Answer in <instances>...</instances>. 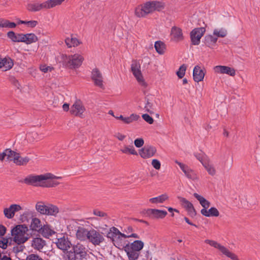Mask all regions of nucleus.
Returning a JSON list of instances; mask_svg holds the SVG:
<instances>
[{
    "mask_svg": "<svg viewBox=\"0 0 260 260\" xmlns=\"http://www.w3.org/2000/svg\"><path fill=\"white\" fill-rule=\"evenodd\" d=\"M59 178L51 174H47L40 175H30L26 177L23 180H20L19 182L24 183L28 185L34 186H42L49 187L53 186L51 181L48 180L50 179Z\"/></svg>",
    "mask_w": 260,
    "mask_h": 260,
    "instance_id": "nucleus-1",
    "label": "nucleus"
},
{
    "mask_svg": "<svg viewBox=\"0 0 260 260\" xmlns=\"http://www.w3.org/2000/svg\"><path fill=\"white\" fill-rule=\"evenodd\" d=\"M165 3L160 1H149L137 7L135 15L138 17H144L155 11H160L164 9Z\"/></svg>",
    "mask_w": 260,
    "mask_h": 260,
    "instance_id": "nucleus-2",
    "label": "nucleus"
},
{
    "mask_svg": "<svg viewBox=\"0 0 260 260\" xmlns=\"http://www.w3.org/2000/svg\"><path fill=\"white\" fill-rule=\"evenodd\" d=\"M144 247V243L141 240H136L131 243H127L123 246L128 258L132 259H138L140 251Z\"/></svg>",
    "mask_w": 260,
    "mask_h": 260,
    "instance_id": "nucleus-3",
    "label": "nucleus"
},
{
    "mask_svg": "<svg viewBox=\"0 0 260 260\" xmlns=\"http://www.w3.org/2000/svg\"><path fill=\"white\" fill-rule=\"evenodd\" d=\"M28 228L25 225H18L12 230L14 241L18 244L25 243L28 239Z\"/></svg>",
    "mask_w": 260,
    "mask_h": 260,
    "instance_id": "nucleus-4",
    "label": "nucleus"
},
{
    "mask_svg": "<svg viewBox=\"0 0 260 260\" xmlns=\"http://www.w3.org/2000/svg\"><path fill=\"white\" fill-rule=\"evenodd\" d=\"M83 59L82 56L78 54L62 56L63 64L70 68H78L81 65Z\"/></svg>",
    "mask_w": 260,
    "mask_h": 260,
    "instance_id": "nucleus-5",
    "label": "nucleus"
},
{
    "mask_svg": "<svg viewBox=\"0 0 260 260\" xmlns=\"http://www.w3.org/2000/svg\"><path fill=\"white\" fill-rule=\"evenodd\" d=\"M205 242L209 244L210 246L219 249L220 251L222 253V254H224L231 259L233 260H239L236 255L230 251L226 247L220 245L216 241L207 239L205 241Z\"/></svg>",
    "mask_w": 260,
    "mask_h": 260,
    "instance_id": "nucleus-6",
    "label": "nucleus"
},
{
    "mask_svg": "<svg viewBox=\"0 0 260 260\" xmlns=\"http://www.w3.org/2000/svg\"><path fill=\"white\" fill-rule=\"evenodd\" d=\"M131 70L133 74L139 83L144 87H146L147 84L143 79L140 70V65L136 61H134L131 65Z\"/></svg>",
    "mask_w": 260,
    "mask_h": 260,
    "instance_id": "nucleus-7",
    "label": "nucleus"
},
{
    "mask_svg": "<svg viewBox=\"0 0 260 260\" xmlns=\"http://www.w3.org/2000/svg\"><path fill=\"white\" fill-rule=\"evenodd\" d=\"M102 233L99 231L92 229L89 231L88 240L94 245H99L104 241Z\"/></svg>",
    "mask_w": 260,
    "mask_h": 260,
    "instance_id": "nucleus-8",
    "label": "nucleus"
},
{
    "mask_svg": "<svg viewBox=\"0 0 260 260\" xmlns=\"http://www.w3.org/2000/svg\"><path fill=\"white\" fill-rule=\"evenodd\" d=\"M204 27H199L193 29L190 34L191 44L198 45L200 43V40L205 32Z\"/></svg>",
    "mask_w": 260,
    "mask_h": 260,
    "instance_id": "nucleus-9",
    "label": "nucleus"
},
{
    "mask_svg": "<svg viewBox=\"0 0 260 260\" xmlns=\"http://www.w3.org/2000/svg\"><path fill=\"white\" fill-rule=\"evenodd\" d=\"M72 247L77 258L79 257L81 260L86 258L88 249L84 245L78 243L73 245Z\"/></svg>",
    "mask_w": 260,
    "mask_h": 260,
    "instance_id": "nucleus-10",
    "label": "nucleus"
},
{
    "mask_svg": "<svg viewBox=\"0 0 260 260\" xmlns=\"http://www.w3.org/2000/svg\"><path fill=\"white\" fill-rule=\"evenodd\" d=\"M85 111V108L82 102L80 100H77L71 106L70 113L75 116L83 118Z\"/></svg>",
    "mask_w": 260,
    "mask_h": 260,
    "instance_id": "nucleus-11",
    "label": "nucleus"
},
{
    "mask_svg": "<svg viewBox=\"0 0 260 260\" xmlns=\"http://www.w3.org/2000/svg\"><path fill=\"white\" fill-rule=\"evenodd\" d=\"M55 244L57 247L64 252L72 247V243L69 238L65 236L57 238Z\"/></svg>",
    "mask_w": 260,
    "mask_h": 260,
    "instance_id": "nucleus-12",
    "label": "nucleus"
},
{
    "mask_svg": "<svg viewBox=\"0 0 260 260\" xmlns=\"http://www.w3.org/2000/svg\"><path fill=\"white\" fill-rule=\"evenodd\" d=\"M175 163L179 166L181 170L184 173L185 176L188 179L192 180H196L198 179L196 172L193 170L190 169L188 166L177 160L175 161Z\"/></svg>",
    "mask_w": 260,
    "mask_h": 260,
    "instance_id": "nucleus-13",
    "label": "nucleus"
},
{
    "mask_svg": "<svg viewBox=\"0 0 260 260\" xmlns=\"http://www.w3.org/2000/svg\"><path fill=\"white\" fill-rule=\"evenodd\" d=\"M145 105L144 109L146 112L150 114H154V110H155V106L154 103L155 101V98L153 95L147 94L145 96Z\"/></svg>",
    "mask_w": 260,
    "mask_h": 260,
    "instance_id": "nucleus-14",
    "label": "nucleus"
},
{
    "mask_svg": "<svg viewBox=\"0 0 260 260\" xmlns=\"http://www.w3.org/2000/svg\"><path fill=\"white\" fill-rule=\"evenodd\" d=\"M91 78L95 85L100 88L103 87V76L99 69L95 68L92 70L91 72Z\"/></svg>",
    "mask_w": 260,
    "mask_h": 260,
    "instance_id": "nucleus-15",
    "label": "nucleus"
},
{
    "mask_svg": "<svg viewBox=\"0 0 260 260\" xmlns=\"http://www.w3.org/2000/svg\"><path fill=\"white\" fill-rule=\"evenodd\" d=\"M156 152V148L152 146H145L139 151L141 157L145 159L152 157Z\"/></svg>",
    "mask_w": 260,
    "mask_h": 260,
    "instance_id": "nucleus-16",
    "label": "nucleus"
},
{
    "mask_svg": "<svg viewBox=\"0 0 260 260\" xmlns=\"http://www.w3.org/2000/svg\"><path fill=\"white\" fill-rule=\"evenodd\" d=\"M213 70L216 74H227L231 76H234L236 74L235 70L228 66H216L214 67Z\"/></svg>",
    "mask_w": 260,
    "mask_h": 260,
    "instance_id": "nucleus-17",
    "label": "nucleus"
},
{
    "mask_svg": "<svg viewBox=\"0 0 260 260\" xmlns=\"http://www.w3.org/2000/svg\"><path fill=\"white\" fill-rule=\"evenodd\" d=\"M179 199L182 206L186 209L188 214L192 217L196 215V211L192 204L184 198L179 197Z\"/></svg>",
    "mask_w": 260,
    "mask_h": 260,
    "instance_id": "nucleus-18",
    "label": "nucleus"
},
{
    "mask_svg": "<svg viewBox=\"0 0 260 260\" xmlns=\"http://www.w3.org/2000/svg\"><path fill=\"white\" fill-rule=\"evenodd\" d=\"M171 39L175 42H179L183 39L182 29L177 26H173L171 29Z\"/></svg>",
    "mask_w": 260,
    "mask_h": 260,
    "instance_id": "nucleus-19",
    "label": "nucleus"
},
{
    "mask_svg": "<svg viewBox=\"0 0 260 260\" xmlns=\"http://www.w3.org/2000/svg\"><path fill=\"white\" fill-rule=\"evenodd\" d=\"M18 153L10 149H6L2 153H0V160L3 161L5 158L8 161H13Z\"/></svg>",
    "mask_w": 260,
    "mask_h": 260,
    "instance_id": "nucleus-20",
    "label": "nucleus"
},
{
    "mask_svg": "<svg viewBox=\"0 0 260 260\" xmlns=\"http://www.w3.org/2000/svg\"><path fill=\"white\" fill-rule=\"evenodd\" d=\"M205 75V72L199 66L194 67L193 70V79L195 82H199L203 81Z\"/></svg>",
    "mask_w": 260,
    "mask_h": 260,
    "instance_id": "nucleus-21",
    "label": "nucleus"
},
{
    "mask_svg": "<svg viewBox=\"0 0 260 260\" xmlns=\"http://www.w3.org/2000/svg\"><path fill=\"white\" fill-rule=\"evenodd\" d=\"M13 66V60L10 57H0V69L3 68L4 71H7L11 69Z\"/></svg>",
    "mask_w": 260,
    "mask_h": 260,
    "instance_id": "nucleus-22",
    "label": "nucleus"
},
{
    "mask_svg": "<svg viewBox=\"0 0 260 260\" xmlns=\"http://www.w3.org/2000/svg\"><path fill=\"white\" fill-rule=\"evenodd\" d=\"M31 246L35 249L41 251L43 247L46 246V241L41 238L36 237L32 239L31 241Z\"/></svg>",
    "mask_w": 260,
    "mask_h": 260,
    "instance_id": "nucleus-23",
    "label": "nucleus"
},
{
    "mask_svg": "<svg viewBox=\"0 0 260 260\" xmlns=\"http://www.w3.org/2000/svg\"><path fill=\"white\" fill-rule=\"evenodd\" d=\"M89 231L83 227L79 226L76 232V237L80 241H85L88 239V236L89 235Z\"/></svg>",
    "mask_w": 260,
    "mask_h": 260,
    "instance_id": "nucleus-24",
    "label": "nucleus"
},
{
    "mask_svg": "<svg viewBox=\"0 0 260 260\" xmlns=\"http://www.w3.org/2000/svg\"><path fill=\"white\" fill-rule=\"evenodd\" d=\"M29 226L30 230L36 232H40L43 228L40 220L36 217L32 218Z\"/></svg>",
    "mask_w": 260,
    "mask_h": 260,
    "instance_id": "nucleus-25",
    "label": "nucleus"
},
{
    "mask_svg": "<svg viewBox=\"0 0 260 260\" xmlns=\"http://www.w3.org/2000/svg\"><path fill=\"white\" fill-rule=\"evenodd\" d=\"M22 42L26 44H30L38 41V37L32 33L22 34Z\"/></svg>",
    "mask_w": 260,
    "mask_h": 260,
    "instance_id": "nucleus-26",
    "label": "nucleus"
},
{
    "mask_svg": "<svg viewBox=\"0 0 260 260\" xmlns=\"http://www.w3.org/2000/svg\"><path fill=\"white\" fill-rule=\"evenodd\" d=\"M148 213L153 217L161 219L164 218L167 215V212L165 210L153 209H149Z\"/></svg>",
    "mask_w": 260,
    "mask_h": 260,
    "instance_id": "nucleus-27",
    "label": "nucleus"
},
{
    "mask_svg": "<svg viewBox=\"0 0 260 260\" xmlns=\"http://www.w3.org/2000/svg\"><path fill=\"white\" fill-rule=\"evenodd\" d=\"M201 214L206 217L215 216L219 215V213L218 210L215 207H211L209 210L205 209H202L201 210Z\"/></svg>",
    "mask_w": 260,
    "mask_h": 260,
    "instance_id": "nucleus-28",
    "label": "nucleus"
},
{
    "mask_svg": "<svg viewBox=\"0 0 260 260\" xmlns=\"http://www.w3.org/2000/svg\"><path fill=\"white\" fill-rule=\"evenodd\" d=\"M59 212L58 208L51 204H47L46 207V213L45 215L48 216H56L57 214Z\"/></svg>",
    "mask_w": 260,
    "mask_h": 260,
    "instance_id": "nucleus-29",
    "label": "nucleus"
},
{
    "mask_svg": "<svg viewBox=\"0 0 260 260\" xmlns=\"http://www.w3.org/2000/svg\"><path fill=\"white\" fill-rule=\"evenodd\" d=\"M217 41V38L212 35H207L204 38V43L210 48H212L215 45Z\"/></svg>",
    "mask_w": 260,
    "mask_h": 260,
    "instance_id": "nucleus-30",
    "label": "nucleus"
},
{
    "mask_svg": "<svg viewBox=\"0 0 260 260\" xmlns=\"http://www.w3.org/2000/svg\"><path fill=\"white\" fill-rule=\"evenodd\" d=\"M22 34H15L13 31H10L7 33V37L13 42H22Z\"/></svg>",
    "mask_w": 260,
    "mask_h": 260,
    "instance_id": "nucleus-31",
    "label": "nucleus"
},
{
    "mask_svg": "<svg viewBox=\"0 0 260 260\" xmlns=\"http://www.w3.org/2000/svg\"><path fill=\"white\" fill-rule=\"evenodd\" d=\"M29 160L28 157H22L18 153L16 157L14 158V163L18 166H24L29 162Z\"/></svg>",
    "mask_w": 260,
    "mask_h": 260,
    "instance_id": "nucleus-32",
    "label": "nucleus"
},
{
    "mask_svg": "<svg viewBox=\"0 0 260 260\" xmlns=\"http://www.w3.org/2000/svg\"><path fill=\"white\" fill-rule=\"evenodd\" d=\"M193 196L199 201L203 209H207L210 206V203L208 201L197 193H194Z\"/></svg>",
    "mask_w": 260,
    "mask_h": 260,
    "instance_id": "nucleus-33",
    "label": "nucleus"
},
{
    "mask_svg": "<svg viewBox=\"0 0 260 260\" xmlns=\"http://www.w3.org/2000/svg\"><path fill=\"white\" fill-rule=\"evenodd\" d=\"M134 231V229L131 226H126L125 227L123 230V232L126 233V234H125L126 236H128V237H123V238H134L139 239V236L137 234L133 233Z\"/></svg>",
    "mask_w": 260,
    "mask_h": 260,
    "instance_id": "nucleus-34",
    "label": "nucleus"
},
{
    "mask_svg": "<svg viewBox=\"0 0 260 260\" xmlns=\"http://www.w3.org/2000/svg\"><path fill=\"white\" fill-rule=\"evenodd\" d=\"M169 199L168 196L165 193L157 197L152 198L149 199V202L153 204L163 203Z\"/></svg>",
    "mask_w": 260,
    "mask_h": 260,
    "instance_id": "nucleus-35",
    "label": "nucleus"
},
{
    "mask_svg": "<svg viewBox=\"0 0 260 260\" xmlns=\"http://www.w3.org/2000/svg\"><path fill=\"white\" fill-rule=\"evenodd\" d=\"M120 151L124 154H130L132 155H138L137 152L135 149L134 146L124 145L122 148H120Z\"/></svg>",
    "mask_w": 260,
    "mask_h": 260,
    "instance_id": "nucleus-36",
    "label": "nucleus"
},
{
    "mask_svg": "<svg viewBox=\"0 0 260 260\" xmlns=\"http://www.w3.org/2000/svg\"><path fill=\"white\" fill-rule=\"evenodd\" d=\"M203 166L209 175L214 176L216 174L215 169L213 165L210 162L209 159L206 162H204Z\"/></svg>",
    "mask_w": 260,
    "mask_h": 260,
    "instance_id": "nucleus-37",
    "label": "nucleus"
},
{
    "mask_svg": "<svg viewBox=\"0 0 260 260\" xmlns=\"http://www.w3.org/2000/svg\"><path fill=\"white\" fill-rule=\"evenodd\" d=\"M117 235H120L121 236H123V237H126L125 235V234L122 233L119 231V230L117 228L114 226L111 228L110 229L109 232L107 234V237L108 238H113L114 236H116ZM127 237H128V236H127Z\"/></svg>",
    "mask_w": 260,
    "mask_h": 260,
    "instance_id": "nucleus-38",
    "label": "nucleus"
},
{
    "mask_svg": "<svg viewBox=\"0 0 260 260\" xmlns=\"http://www.w3.org/2000/svg\"><path fill=\"white\" fill-rule=\"evenodd\" d=\"M65 43L69 48L77 46L80 44V42L77 38L72 37L66 38Z\"/></svg>",
    "mask_w": 260,
    "mask_h": 260,
    "instance_id": "nucleus-39",
    "label": "nucleus"
},
{
    "mask_svg": "<svg viewBox=\"0 0 260 260\" xmlns=\"http://www.w3.org/2000/svg\"><path fill=\"white\" fill-rule=\"evenodd\" d=\"M213 35L215 37L218 38H224L228 35V31L225 28H220L219 29L216 28L213 30Z\"/></svg>",
    "mask_w": 260,
    "mask_h": 260,
    "instance_id": "nucleus-40",
    "label": "nucleus"
},
{
    "mask_svg": "<svg viewBox=\"0 0 260 260\" xmlns=\"http://www.w3.org/2000/svg\"><path fill=\"white\" fill-rule=\"evenodd\" d=\"M154 47L156 52L159 54H163L166 49L165 44L160 41H156L154 44Z\"/></svg>",
    "mask_w": 260,
    "mask_h": 260,
    "instance_id": "nucleus-41",
    "label": "nucleus"
},
{
    "mask_svg": "<svg viewBox=\"0 0 260 260\" xmlns=\"http://www.w3.org/2000/svg\"><path fill=\"white\" fill-rule=\"evenodd\" d=\"M16 26L14 22H10L9 20L3 18L0 19V27L13 28Z\"/></svg>",
    "mask_w": 260,
    "mask_h": 260,
    "instance_id": "nucleus-42",
    "label": "nucleus"
},
{
    "mask_svg": "<svg viewBox=\"0 0 260 260\" xmlns=\"http://www.w3.org/2000/svg\"><path fill=\"white\" fill-rule=\"evenodd\" d=\"M47 204L43 202H38L36 205V210L41 214L45 215L46 213V207Z\"/></svg>",
    "mask_w": 260,
    "mask_h": 260,
    "instance_id": "nucleus-43",
    "label": "nucleus"
},
{
    "mask_svg": "<svg viewBox=\"0 0 260 260\" xmlns=\"http://www.w3.org/2000/svg\"><path fill=\"white\" fill-rule=\"evenodd\" d=\"M34 214V212L32 211L27 210L20 215V220L22 222L28 221V218L32 217Z\"/></svg>",
    "mask_w": 260,
    "mask_h": 260,
    "instance_id": "nucleus-44",
    "label": "nucleus"
},
{
    "mask_svg": "<svg viewBox=\"0 0 260 260\" xmlns=\"http://www.w3.org/2000/svg\"><path fill=\"white\" fill-rule=\"evenodd\" d=\"M139 118L140 116L138 115L132 114L129 117H124L123 122L126 124H129L137 120Z\"/></svg>",
    "mask_w": 260,
    "mask_h": 260,
    "instance_id": "nucleus-45",
    "label": "nucleus"
},
{
    "mask_svg": "<svg viewBox=\"0 0 260 260\" xmlns=\"http://www.w3.org/2000/svg\"><path fill=\"white\" fill-rule=\"evenodd\" d=\"M122 238H123V236L117 235L116 236H115V239L113 240L114 245L119 249H120L121 247L123 249V246H124V245L122 244Z\"/></svg>",
    "mask_w": 260,
    "mask_h": 260,
    "instance_id": "nucleus-46",
    "label": "nucleus"
},
{
    "mask_svg": "<svg viewBox=\"0 0 260 260\" xmlns=\"http://www.w3.org/2000/svg\"><path fill=\"white\" fill-rule=\"evenodd\" d=\"M66 252L64 260H76L77 257L73 250H67Z\"/></svg>",
    "mask_w": 260,
    "mask_h": 260,
    "instance_id": "nucleus-47",
    "label": "nucleus"
},
{
    "mask_svg": "<svg viewBox=\"0 0 260 260\" xmlns=\"http://www.w3.org/2000/svg\"><path fill=\"white\" fill-rule=\"evenodd\" d=\"M194 156L202 163V165L204 162H206L209 159L207 156L203 153L195 154Z\"/></svg>",
    "mask_w": 260,
    "mask_h": 260,
    "instance_id": "nucleus-48",
    "label": "nucleus"
},
{
    "mask_svg": "<svg viewBox=\"0 0 260 260\" xmlns=\"http://www.w3.org/2000/svg\"><path fill=\"white\" fill-rule=\"evenodd\" d=\"M186 66L184 64L181 65L178 71L176 73L177 75L178 76L179 79H181L184 77L186 70Z\"/></svg>",
    "mask_w": 260,
    "mask_h": 260,
    "instance_id": "nucleus-49",
    "label": "nucleus"
},
{
    "mask_svg": "<svg viewBox=\"0 0 260 260\" xmlns=\"http://www.w3.org/2000/svg\"><path fill=\"white\" fill-rule=\"evenodd\" d=\"M27 9L30 12L39 11V3H30L27 6Z\"/></svg>",
    "mask_w": 260,
    "mask_h": 260,
    "instance_id": "nucleus-50",
    "label": "nucleus"
},
{
    "mask_svg": "<svg viewBox=\"0 0 260 260\" xmlns=\"http://www.w3.org/2000/svg\"><path fill=\"white\" fill-rule=\"evenodd\" d=\"M4 213L5 216L8 218H12L15 215L11 206L9 208L5 209Z\"/></svg>",
    "mask_w": 260,
    "mask_h": 260,
    "instance_id": "nucleus-51",
    "label": "nucleus"
},
{
    "mask_svg": "<svg viewBox=\"0 0 260 260\" xmlns=\"http://www.w3.org/2000/svg\"><path fill=\"white\" fill-rule=\"evenodd\" d=\"M19 250H18V247L14 246L13 248H9L8 249L7 248V249L5 250L3 249V251H1V253L2 254H8L9 256H10L13 252L16 253Z\"/></svg>",
    "mask_w": 260,
    "mask_h": 260,
    "instance_id": "nucleus-52",
    "label": "nucleus"
},
{
    "mask_svg": "<svg viewBox=\"0 0 260 260\" xmlns=\"http://www.w3.org/2000/svg\"><path fill=\"white\" fill-rule=\"evenodd\" d=\"M42 234L45 236H52L55 232L52 230L48 228L47 226H44L42 229Z\"/></svg>",
    "mask_w": 260,
    "mask_h": 260,
    "instance_id": "nucleus-53",
    "label": "nucleus"
},
{
    "mask_svg": "<svg viewBox=\"0 0 260 260\" xmlns=\"http://www.w3.org/2000/svg\"><path fill=\"white\" fill-rule=\"evenodd\" d=\"M64 0H48L49 9L60 5Z\"/></svg>",
    "mask_w": 260,
    "mask_h": 260,
    "instance_id": "nucleus-54",
    "label": "nucleus"
},
{
    "mask_svg": "<svg viewBox=\"0 0 260 260\" xmlns=\"http://www.w3.org/2000/svg\"><path fill=\"white\" fill-rule=\"evenodd\" d=\"M8 240L7 238H2L0 239V247L3 249H7L8 248Z\"/></svg>",
    "mask_w": 260,
    "mask_h": 260,
    "instance_id": "nucleus-55",
    "label": "nucleus"
},
{
    "mask_svg": "<svg viewBox=\"0 0 260 260\" xmlns=\"http://www.w3.org/2000/svg\"><path fill=\"white\" fill-rule=\"evenodd\" d=\"M143 119L149 124H152L154 122L153 119L147 114H144L142 116Z\"/></svg>",
    "mask_w": 260,
    "mask_h": 260,
    "instance_id": "nucleus-56",
    "label": "nucleus"
},
{
    "mask_svg": "<svg viewBox=\"0 0 260 260\" xmlns=\"http://www.w3.org/2000/svg\"><path fill=\"white\" fill-rule=\"evenodd\" d=\"M26 260H43L40 256L37 254H30L27 256Z\"/></svg>",
    "mask_w": 260,
    "mask_h": 260,
    "instance_id": "nucleus-57",
    "label": "nucleus"
},
{
    "mask_svg": "<svg viewBox=\"0 0 260 260\" xmlns=\"http://www.w3.org/2000/svg\"><path fill=\"white\" fill-rule=\"evenodd\" d=\"M144 142L142 138H138L134 141V144L136 147L140 148L144 145Z\"/></svg>",
    "mask_w": 260,
    "mask_h": 260,
    "instance_id": "nucleus-58",
    "label": "nucleus"
},
{
    "mask_svg": "<svg viewBox=\"0 0 260 260\" xmlns=\"http://www.w3.org/2000/svg\"><path fill=\"white\" fill-rule=\"evenodd\" d=\"M40 69L43 72L47 73L48 71L51 72L52 70H53V68L50 66H47L46 65H41L40 67Z\"/></svg>",
    "mask_w": 260,
    "mask_h": 260,
    "instance_id": "nucleus-59",
    "label": "nucleus"
},
{
    "mask_svg": "<svg viewBox=\"0 0 260 260\" xmlns=\"http://www.w3.org/2000/svg\"><path fill=\"white\" fill-rule=\"evenodd\" d=\"M151 164L156 170H159L160 168V162L157 159H153Z\"/></svg>",
    "mask_w": 260,
    "mask_h": 260,
    "instance_id": "nucleus-60",
    "label": "nucleus"
},
{
    "mask_svg": "<svg viewBox=\"0 0 260 260\" xmlns=\"http://www.w3.org/2000/svg\"><path fill=\"white\" fill-rule=\"evenodd\" d=\"M48 3V1L43 3H39V11L43 10V9H49V6Z\"/></svg>",
    "mask_w": 260,
    "mask_h": 260,
    "instance_id": "nucleus-61",
    "label": "nucleus"
},
{
    "mask_svg": "<svg viewBox=\"0 0 260 260\" xmlns=\"http://www.w3.org/2000/svg\"><path fill=\"white\" fill-rule=\"evenodd\" d=\"M93 214L94 215L100 217H105L107 215L106 213L98 210H94L93 211Z\"/></svg>",
    "mask_w": 260,
    "mask_h": 260,
    "instance_id": "nucleus-62",
    "label": "nucleus"
},
{
    "mask_svg": "<svg viewBox=\"0 0 260 260\" xmlns=\"http://www.w3.org/2000/svg\"><path fill=\"white\" fill-rule=\"evenodd\" d=\"M11 206L13 209L14 214L16 212L19 211L22 209V207L19 205L13 204L11 205Z\"/></svg>",
    "mask_w": 260,
    "mask_h": 260,
    "instance_id": "nucleus-63",
    "label": "nucleus"
},
{
    "mask_svg": "<svg viewBox=\"0 0 260 260\" xmlns=\"http://www.w3.org/2000/svg\"><path fill=\"white\" fill-rule=\"evenodd\" d=\"M38 23V21L36 20H31L27 22V26L31 28L35 27Z\"/></svg>",
    "mask_w": 260,
    "mask_h": 260,
    "instance_id": "nucleus-64",
    "label": "nucleus"
}]
</instances>
